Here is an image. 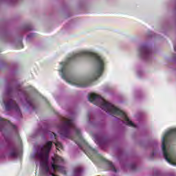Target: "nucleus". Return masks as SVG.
<instances>
[{
    "instance_id": "obj_1",
    "label": "nucleus",
    "mask_w": 176,
    "mask_h": 176,
    "mask_svg": "<svg viewBox=\"0 0 176 176\" xmlns=\"http://www.w3.org/2000/svg\"><path fill=\"white\" fill-rule=\"evenodd\" d=\"M79 57H92L93 58H95V68L96 69L95 80H97V79H98V78L102 75V72H104V67L105 63H104V59H102L101 56H98V54L88 51H82L74 54L68 58V62L60 63L62 68L60 72H61L63 79H67L65 72H67V68H68V63H69V61H74V60H76L77 58H79Z\"/></svg>"
},
{
    "instance_id": "obj_2",
    "label": "nucleus",
    "mask_w": 176,
    "mask_h": 176,
    "mask_svg": "<svg viewBox=\"0 0 176 176\" xmlns=\"http://www.w3.org/2000/svg\"><path fill=\"white\" fill-rule=\"evenodd\" d=\"M88 100L90 101V102H92L95 105H98L106 112H108L109 113H113V115H118V116H121V118L124 119V124H126V126L135 127V124H134V123H133V122L129 119V117L126 113L120 110L119 108L115 107L110 102H107V100L101 97V96L97 95L96 94H90L88 96Z\"/></svg>"
},
{
    "instance_id": "obj_3",
    "label": "nucleus",
    "mask_w": 176,
    "mask_h": 176,
    "mask_svg": "<svg viewBox=\"0 0 176 176\" xmlns=\"http://www.w3.org/2000/svg\"><path fill=\"white\" fill-rule=\"evenodd\" d=\"M59 129L61 138H71V130H74L76 135L80 138L81 142L85 144V141L82 140L80 129H77L76 126H75V124H74V120L71 119L65 120Z\"/></svg>"
},
{
    "instance_id": "obj_4",
    "label": "nucleus",
    "mask_w": 176,
    "mask_h": 176,
    "mask_svg": "<svg viewBox=\"0 0 176 176\" xmlns=\"http://www.w3.org/2000/svg\"><path fill=\"white\" fill-rule=\"evenodd\" d=\"M53 146V142L48 141L44 145L41 147V152L38 153V157L41 160H42L43 164L45 167L46 173H49L50 168L47 166V162H49V154L52 151V147Z\"/></svg>"
},
{
    "instance_id": "obj_5",
    "label": "nucleus",
    "mask_w": 176,
    "mask_h": 176,
    "mask_svg": "<svg viewBox=\"0 0 176 176\" xmlns=\"http://www.w3.org/2000/svg\"><path fill=\"white\" fill-rule=\"evenodd\" d=\"M176 138V129H170L165 133L162 138V151L164 153V157L170 164H173V160H171V155L167 152V147L166 146V140H170V138Z\"/></svg>"
},
{
    "instance_id": "obj_6",
    "label": "nucleus",
    "mask_w": 176,
    "mask_h": 176,
    "mask_svg": "<svg viewBox=\"0 0 176 176\" xmlns=\"http://www.w3.org/2000/svg\"><path fill=\"white\" fill-rule=\"evenodd\" d=\"M63 163H64V160L58 155H55L54 157H52V167L54 171H59V173H61L63 175H67L65 168L58 165L63 164Z\"/></svg>"
},
{
    "instance_id": "obj_7",
    "label": "nucleus",
    "mask_w": 176,
    "mask_h": 176,
    "mask_svg": "<svg viewBox=\"0 0 176 176\" xmlns=\"http://www.w3.org/2000/svg\"><path fill=\"white\" fill-rule=\"evenodd\" d=\"M4 104L6 110L10 111L11 109H14L18 115H21V111H20V107H19V104L16 103V101L10 99L8 101L4 102Z\"/></svg>"
},
{
    "instance_id": "obj_8",
    "label": "nucleus",
    "mask_w": 176,
    "mask_h": 176,
    "mask_svg": "<svg viewBox=\"0 0 176 176\" xmlns=\"http://www.w3.org/2000/svg\"><path fill=\"white\" fill-rule=\"evenodd\" d=\"M78 146L85 152V153L87 154V156H89V159H91V157H94V156H97V150L88 146L87 150H83V147H82V144H78Z\"/></svg>"
},
{
    "instance_id": "obj_9",
    "label": "nucleus",
    "mask_w": 176,
    "mask_h": 176,
    "mask_svg": "<svg viewBox=\"0 0 176 176\" xmlns=\"http://www.w3.org/2000/svg\"><path fill=\"white\" fill-rule=\"evenodd\" d=\"M139 51L140 54L145 57V58H147V57H149L151 56V49L146 45H141Z\"/></svg>"
},
{
    "instance_id": "obj_10",
    "label": "nucleus",
    "mask_w": 176,
    "mask_h": 176,
    "mask_svg": "<svg viewBox=\"0 0 176 176\" xmlns=\"http://www.w3.org/2000/svg\"><path fill=\"white\" fill-rule=\"evenodd\" d=\"M10 123V121L0 117V131H5L6 130V126H8Z\"/></svg>"
},
{
    "instance_id": "obj_11",
    "label": "nucleus",
    "mask_w": 176,
    "mask_h": 176,
    "mask_svg": "<svg viewBox=\"0 0 176 176\" xmlns=\"http://www.w3.org/2000/svg\"><path fill=\"white\" fill-rule=\"evenodd\" d=\"M78 87H87L90 86V81L87 80H84L81 81L80 83L76 84Z\"/></svg>"
},
{
    "instance_id": "obj_12",
    "label": "nucleus",
    "mask_w": 176,
    "mask_h": 176,
    "mask_svg": "<svg viewBox=\"0 0 176 176\" xmlns=\"http://www.w3.org/2000/svg\"><path fill=\"white\" fill-rule=\"evenodd\" d=\"M107 163L109 168H111V171H113V173L118 172V170H116V168H115V166L113 165V164L111 162L107 161Z\"/></svg>"
},
{
    "instance_id": "obj_13",
    "label": "nucleus",
    "mask_w": 176,
    "mask_h": 176,
    "mask_svg": "<svg viewBox=\"0 0 176 176\" xmlns=\"http://www.w3.org/2000/svg\"><path fill=\"white\" fill-rule=\"evenodd\" d=\"M26 101L28 102V104L30 106L32 107L33 104H34V100L30 98V97L26 98Z\"/></svg>"
},
{
    "instance_id": "obj_14",
    "label": "nucleus",
    "mask_w": 176,
    "mask_h": 176,
    "mask_svg": "<svg viewBox=\"0 0 176 176\" xmlns=\"http://www.w3.org/2000/svg\"><path fill=\"white\" fill-rule=\"evenodd\" d=\"M55 144V146L56 147V149H58L60 148V149L63 148V144L60 142H54Z\"/></svg>"
},
{
    "instance_id": "obj_15",
    "label": "nucleus",
    "mask_w": 176,
    "mask_h": 176,
    "mask_svg": "<svg viewBox=\"0 0 176 176\" xmlns=\"http://www.w3.org/2000/svg\"><path fill=\"white\" fill-rule=\"evenodd\" d=\"M10 155L12 156V157H17V152L16 151H12L10 153Z\"/></svg>"
},
{
    "instance_id": "obj_16",
    "label": "nucleus",
    "mask_w": 176,
    "mask_h": 176,
    "mask_svg": "<svg viewBox=\"0 0 176 176\" xmlns=\"http://www.w3.org/2000/svg\"><path fill=\"white\" fill-rule=\"evenodd\" d=\"M82 173V168H76L74 169V173L80 174Z\"/></svg>"
},
{
    "instance_id": "obj_17",
    "label": "nucleus",
    "mask_w": 176,
    "mask_h": 176,
    "mask_svg": "<svg viewBox=\"0 0 176 176\" xmlns=\"http://www.w3.org/2000/svg\"><path fill=\"white\" fill-rule=\"evenodd\" d=\"M51 138H54V140H57V135L54 133V132H51Z\"/></svg>"
},
{
    "instance_id": "obj_18",
    "label": "nucleus",
    "mask_w": 176,
    "mask_h": 176,
    "mask_svg": "<svg viewBox=\"0 0 176 176\" xmlns=\"http://www.w3.org/2000/svg\"><path fill=\"white\" fill-rule=\"evenodd\" d=\"M12 129L15 131L16 133H17V127L16 125H12Z\"/></svg>"
},
{
    "instance_id": "obj_19",
    "label": "nucleus",
    "mask_w": 176,
    "mask_h": 176,
    "mask_svg": "<svg viewBox=\"0 0 176 176\" xmlns=\"http://www.w3.org/2000/svg\"><path fill=\"white\" fill-rule=\"evenodd\" d=\"M131 168L132 170H135V165H131Z\"/></svg>"
},
{
    "instance_id": "obj_20",
    "label": "nucleus",
    "mask_w": 176,
    "mask_h": 176,
    "mask_svg": "<svg viewBox=\"0 0 176 176\" xmlns=\"http://www.w3.org/2000/svg\"><path fill=\"white\" fill-rule=\"evenodd\" d=\"M28 38H31V36H34V34H32L28 35Z\"/></svg>"
},
{
    "instance_id": "obj_21",
    "label": "nucleus",
    "mask_w": 176,
    "mask_h": 176,
    "mask_svg": "<svg viewBox=\"0 0 176 176\" xmlns=\"http://www.w3.org/2000/svg\"><path fill=\"white\" fill-rule=\"evenodd\" d=\"M175 52H176V45L174 47Z\"/></svg>"
},
{
    "instance_id": "obj_22",
    "label": "nucleus",
    "mask_w": 176,
    "mask_h": 176,
    "mask_svg": "<svg viewBox=\"0 0 176 176\" xmlns=\"http://www.w3.org/2000/svg\"><path fill=\"white\" fill-rule=\"evenodd\" d=\"M99 145H101V142H98Z\"/></svg>"
},
{
    "instance_id": "obj_23",
    "label": "nucleus",
    "mask_w": 176,
    "mask_h": 176,
    "mask_svg": "<svg viewBox=\"0 0 176 176\" xmlns=\"http://www.w3.org/2000/svg\"><path fill=\"white\" fill-rule=\"evenodd\" d=\"M18 90H21V88H20V87L18 88Z\"/></svg>"
},
{
    "instance_id": "obj_24",
    "label": "nucleus",
    "mask_w": 176,
    "mask_h": 176,
    "mask_svg": "<svg viewBox=\"0 0 176 176\" xmlns=\"http://www.w3.org/2000/svg\"><path fill=\"white\" fill-rule=\"evenodd\" d=\"M69 83H72V81H68Z\"/></svg>"
},
{
    "instance_id": "obj_25",
    "label": "nucleus",
    "mask_w": 176,
    "mask_h": 176,
    "mask_svg": "<svg viewBox=\"0 0 176 176\" xmlns=\"http://www.w3.org/2000/svg\"><path fill=\"white\" fill-rule=\"evenodd\" d=\"M152 155H153H153H155V153H153V154H152Z\"/></svg>"
},
{
    "instance_id": "obj_26",
    "label": "nucleus",
    "mask_w": 176,
    "mask_h": 176,
    "mask_svg": "<svg viewBox=\"0 0 176 176\" xmlns=\"http://www.w3.org/2000/svg\"><path fill=\"white\" fill-rule=\"evenodd\" d=\"M11 91H13V89H11Z\"/></svg>"
}]
</instances>
